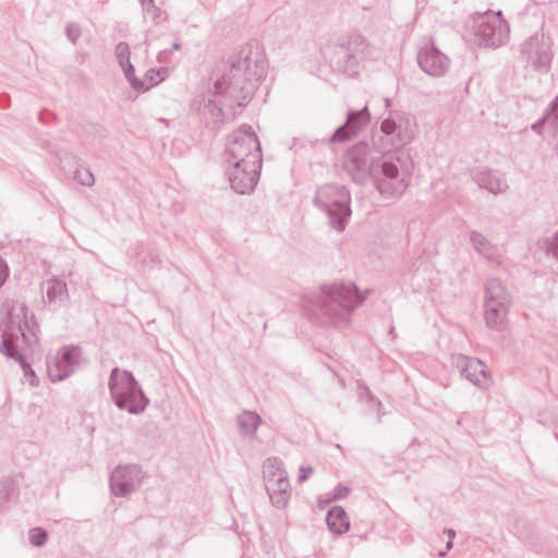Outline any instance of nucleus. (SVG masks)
Returning <instances> with one entry per match:
<instances>
[{"label":"nucleus","instance_id":"473e14b6","mask_svg":"<svg viewBox=\"0 0 558 558\" xmlns=\"http://www.w3.org/2000/svg\"><path fill=\"white\" fill-rule=\"evenodd\" d=\"M145 14L150 15L154 21H158L162 14V11L159 7L155 4V0H150V3L146 4L143 8Z\"/></svg>","mask_w":558,"mask_h":558},{"label":"nucleus","instance_id":"9b49d317","mask_svg":"<svg viewBox=\"0 0 558 558\" xmlns=\"http://www.w3.org/2000/svg\"><path fill=\"white\" fill-rule=\"evenodd\" d=\"M553 41L544 33H535L521 46L520 58L526 66L537 71H548L553 61Z\"/></svg>","mask_w":558,"mask_h":558},{"label":"nucleus","instance_id":"9d476101","mask_svg":"<svg viewBox=\"0 0 558 558\" xmlns=\"http://www.w3.org/2000/svg\"><path fill=\"white\" fill-rule=\"evenodd\" d=\"M471 28L480 46L497 48L506 44L509 36V25L501 12L487 10L472 16Z\"/></svg>","mask_w":558,"mask_h":558},{"label":"nucleus","instance_id":"f3484780","mask_svg":"<svg viewBox=\"0 0 558 558\" xmlns=\"http://www.w3.org/2000/svg\"><path fill=\"white\" fill-rule=\"evenodd\" d=\"M371 121V112L367 106L360 110L350 109L343 124L338 126L330 137L331 143H342L357 135Z\"/></svg>","mask_w":558,"mask_h":558},{"label":"nucleus","instance_id":"7ed1b4c3","mask_svg":"<svg viewBox=\"0 0 558 558\" xmlns=\"http://www.w3.org/2000/svg\"><path fill=\"white\" fill-rule=\"evenodd\" d=\"M0 330L2 331L0 352L7 357L16 361L23 369L24 377L27 379L29 385L37 386L38 378L32 368V365L20 351L17 344L20 337L28 347L38 342L37 333L39 331V325L35 315L32 314L28 317V308L25 304H22L10 313L5 320L0 323Z\"/></svg>","mask_w":558,"mask_h":558},{"label":"nucleus","instance_id":"de8ad7c7","mask_svg":"<svg viewBox=\"0 0 558 558\" xmlns=\"http://www.w3.org/2000/svg\"><path fill=\"white\" fill-rule=\"evenodd\" d=\"M368 396H369V401H373L374 400V397L372 396V393L369 391H367Z\"/></svg>","mask_w":558,"mask_h":558},{"label":"nucleus","instance_id":"aec40b11","mask_svg":"<svg viewBox=\"0 0 558 558\" xmlns=\"http://www.w3.org/2000/svg\"><path fill=\"white\" fill-rule=\"evenodd\" d=\"M473 179L481 189H485L494 194L500 193L507 187V184L500 180L496 172L487 169L474 172Z\"/></svg>","mask_w":558,"mask_h":558},{"label":"nucleus","instance_id":"412c9836","mask_svg":"<svg viewBox=\"0 0 558 558\" xmlns=\"http://www.w3.org/2000/svg\"><path fill=\"white\" fill-rule=\"evenodd\" d=\"M326 523L329 531L338 535H342L350 527L348 514L341 506H333L327 511Z\"/></svg>","mask_w":558,"mask_h":558},{"label":"nucleus","instance_id":"c9c22d12","mask_svg":"<svg viewBox=\"0 0 558 558\" xmlns=\"http://www.w3.org/2000/svg\"><path fill=\"white\" fill-rule=\"evenodd\" d=\"M38 119L44 124H50L52 121H54L57 119V117L54 113L50 112L49 110L43 109L39 112Z\"/></svg>","mask_w":558,"mask_h":558},{"label":"nucleus","instance_id":"bb28decb","mask_svg":"<svg viewBox=\"0 0 558 558\" xmlns=\"http://www.w3.org/2000/svg\"><path fill=\"white\" fill-rule=\"evenodd\" d=\"M167 72H168V70L166 68L148 70L145 73V78H144L146 81L147 90L150 87L156 86L157 84L162 82L166 78Z\"/></svg>","mask_w":558,"mask_h":558},{"label":"nucleus","instance_id":"58836bf2","mask_svg":"<svg viewBox=\"0 0 558 558\" xmlns=\"http://www.w3.org/2000/svg\"><path fill=\"white\" fill-rule=\"evenodd\" d=\"M10 98L5 94H0V107L7 108L9 106Z\"/></svg>","mask_w":558,"mask_h":558},{"label":"nucleus","instance_id":"c85d7f7f","mask_svg":"<svg viewBox=\"0 0 558 558\" xmlns=\"http://www.w3.org/2000/svg\"><path fill=\"white\" fill-rule=\"evenodd\" d=\"M74 179L84 186H92L95 183L94 174L84 167H77L75 169Z\"/></svg>","mask_w":558,"mask_h":558},{"label":"nucleus","instance_id":"b1692460","mask_svg":"<svg viewBox=\"0 0 558 558\" xmlns=\"http://www.w3.org/2000/svg\"><path fill=\"white\" fill-rule=\"evenodd\" d=\"M16 496L14 480L9 476L0 478V510Z\"/></svg>","mask_w":558,"mask_h":558},{"label":"nucleus","instance_id":"6e6552de","mask_svg":"<svg viewBox=\"0 0 558 558\" xmlns=\"http://www.w3.org/2000/svg\"><path fill=\"white\" fill-rule=\"evenodd\" d=\"M512 299L500 279L490 278L485 284V323L493 330L502 331L508 326Z\"/></svg>","mask_w":558,"mask_h":558},{"label":"nucleus","instance_id":"cd10ccee","mask_svg":"<svg viewBox=\"0 0 558 558\" xmlns=\"http://www.w3.org/2000/svg\"><path fill=\"white\" fill-rule=\"evenodd\" d=\"M29 543L35 547H43L48 541V532L44 527H32L28 531Z\"/></svg>","mask_w":558,"mask_h":558},{"label":"nucleus","instance_id":"79ce46f5","mask_svg":"<svg viewBox=\"0 0 558 558\" xmlns=\"http://www.w3.org/2000/svg\"><path fill=\"white\" fill-rule=\"evenodd\" d=\"M171 49H172V50H180V49H181V44H179V43H174V44H172Z\"/></svg>","mask_w":558,"mask_h":558},{"label":"nucleus","instance_id":"1a4fd4ad","mask_svg":"<svg viewBox=\"0 0 558 558\" xmlns=\"http://www.w3.org/2000/svg\"><path fill=\"white\" fill-rule=\"evenodd\" d=\"M226 154L229 163L263 165L260 142L248 124H242L230 135Z\"/></svg>","mask_w":558,"mask_h":558},{"label":"nucleus","instance_id":"f8f14e48","mask_svg":"<svg viewBox=\"0 0 558 558\" xmlns=\"http://www.w3.org/2000/svg\"><path fill=\"white\" fill-rule=\"evenodd\" d=\"M82 349L78 345H63L56 356L47 362L48 377L52 383L70 377L81 363Z\"/></svg>","mask_w":558,"mask_h":558},{"label":"nucleus","instance_id":"72a5a7b5","mask_svg":"<svg viewBox=\"0 0 558 558\" xmlns=\"http://www.w3.org/2000/svg\"><path fill=\"white\" fill-rule=\"evenodd\" d=\"M128 82L130 83L131 87L136 92H146V81L138 78L136 75L129 77Z\"/></svg>","mask_w":558,"mask_h":558},{"label":"nucleus","instance_id":"ddd939ff","mask_svg":"<svg viewBox=\"0 0 558 558\" xmlns=\"http://www.w3.org/2000/svg\"><path fill=\"white\" fill-rule=\"evenodd\" d=\"M144 478L142 466L128 464L117 466L110 475V489L117 497H126L140 488Z\"/></svg>","mask_w":558,"mask_h":558},{"label":"nucleus","instance_id":"dca6fc26","mask_svg":"<svg viewBox=\"0 0 558 558\" xmlns=\"http://www.w3.org/2000/svg\"><path fill=\"white\" fill-rule=\"evenodd\" d=\"M416 60L420 69L433 77L444 76L450 66V59L434 44L422 47Z\"/></svg>","mask_w":558,"mask_h":558},{"label":"nucleus","instance_id":"49530a36","mask_svg":"<svg viewBox=\"0 0 558 558\" xmlns=\"http://www.w3.org/2000/svg\"><path fill=\"white\" fill-rule=\"evenodd\" d=\"M157 258H158L157 255H154V256L151 255V263L154 264L155 259H157Z\"/></svg>","mask_w":558,"mask_h":558},{"label":"nucleus","instance_id":"4468645a","mask_svg":"<svg viewBox=\"0 0 558 558\" xmlns=\"http://www.w3.org/2000/svg\"><path fill=\"white\" fill-rule=\"evenodd\" d=\"M460 375L480 389H488L493 383L492 375L484 362L477 357L457 354L452 357Z\"/></svg>","mask_w":558,"mask_h":558},{"label":"nucleus","instance_id":"423d86ee","mask_svg":"<svg viewBox=\"0 0 558 558\" xmlns=\"http://www.w3.org/2000/svg\"><path fill=\"white\" fill-rule=\"evenodd\" d=\"M108 389L116 407L130 414L138 415L149 404V399L131 371L113 367L109 375Z\"/></svg>","mask_w":558,"mask_h":558},{"label":"nucleus","instance_id":"37998d69","mask_svg":"<svg viewBox=\"0 0 558 558\" xmlns=\"http://www.w3.org/2000/svg\"><path fill=\"white\" fill-rule=\"evenodd\" d=\"M142 8H144L147 3H150V0H140Z\"/></svg>","mask_w":558,"mask_h":558},{"label":"nucleus","instance_id":"5701e85b","mask_svg":"<svg viewBox=\"0 0 558 558\" xmlns=\"http://www.w3.org/2000/svg\"><path fill=\"white\" fill-rule=\"evenodd\" d=\"M260 423L262 418L256 412L243 411L238 416L239 432L243 437H253Z\"/></svg>","mask_w":558,"mask_h":558},{"label":"nucleus","instance_id":"39448f33","mask_svg":"<svg viewBox=\"0 0 558 558\" xmlns=\"http://www.w3.org/2000/svg\"><path fill=\"white\" fill-rule=\"evenodd\" d=\"M367 47L362 34L351 32L328 44L323 56L333 71L353 77L359 74L360 63L366 59Z\"/></svg>","mask_w":558,"mask_h":558},{"label":"nucleus","instance_id":"4be33fe9","mask_svg":"<svg viewBox=\"0 0 558 558\" xmlns=\"http://www.w3.org/2000/svg\"><path fill=\"white\" fill-rule=\"evenodd\" d=\"M263 475L265 486L271 482H276L279 477L283 481L289 480L286 470L283 469V462L277 457L268 458L263 465Z\"/></svg>","mask_w":558,"mask_h":558},{"label":"nucleus","instance_id":"4c0bfd02","mask_svg":"<svg viewBox=\"0 0 558 558\" xmlns=\"http://www.w3.org/2000/svg\"><path fill=\"white\" fill-rule=\"evenodd\" d=\"M121 69L126 80L135 75V68L131 62L125 65H121Z\"/></svg>","mask_w":558,"mask_h":558},{"label":"nucleus","instance_id":"a211bd4d","mask_svg":"<svg viewBox=\"0 0 558 558\" xmlns=\"http://www.w3.org/2000/svg\"><path fill=\"white\" fill-rule=\"evenodd\" d=\"M531 130L539 136H544L546 132L553 137L558 136V95L543 112V116L531 124Z\"/></svg>","mask_w":558,"mask_h":558},{"label":"nucleus","instance_id":"7c9ffc66","mask_svg":"<svg viewBox=\"0 0 558 558\" xmlns=\"http://www.w3.org/2000/svg\"><path fill=\"white\" fill-rule=\"evenodd\" d=\"M545 248L547 254H551L558 259V230L553 234L551 238L545 240Z\"/></svg>","mask_w":558,"mask_h":558},{"label":"nucleus","instance_id":"ea45409f","mask_svg":"<svg viewBox=\"0 0 558 558\" xmlns=\"http://www.w3.org/2000/svg\"><path fill=\"white\" fill-rule=\"evenodd\" d=\"M167 54H168V50H163V51L159 52L158 60L160 62L163 61Z\"/></svg>","mask_w":558,"mask_h":558},{"label":"nucleus","instance_id":"6ab92c4d","mask_svg":"<svg viewBox=\"0 0 558 558\" xmlns=\"http://www.w3.org/2000/svg\"><path fill=\"white\" fill-rule=\"evenodd\" d=\"M265 488L274 507L278 509L287 507L291 497V485L289 480L283 481L279 477L276 482L267 484Z\"/></svg>","mask_w":558,"mask_h":558},{"label":"nucleus","instance_id":"e433bc0d","mask_svg":"<svg viewBox=\"0 0 558 558\" xmlns=\"http://www.w3.org/2000/svg\"><path fill=\"white\" fill-rule=\"evenodd\" d=\"M314 472V469L312 466H301L300 473H299V482L303 483L305 482Z\"/></svg>","mask_w":558,"mask_h":558},{"label":"nucleus","instance_id":"0eeeda50","mask_svg":"<svg viewBox=\"0 0 558 558\" xmlns=\"http://www.w3.org/2000/svg\"><path fill=\"white\" fill-rule=\"evenodd\" d=\"M313 204L329 219L332 229L341 232L345 229L351 215V194L345 185L328 183L316 191Z\"/></svg>","mask_w":558,"mask_h":558},{"label":"nucleus","instance_id":"20e7f679","mask_svg":"<svg viewBox=\"0 0 558 558\" xmlns=\"http://www.w3.org/2000/svg\"><path fill=\"white\" fill-rule=\"evenodd\" d=\"M365 298L354 283L324 286L320 294L311 302L308 312L322 323L335 324L345 320Z\"/></svg>","mask_w":558,"mask_h":558},{"label":"nucleus","instance_id":"f03ea898","mask_svg":"<svg viewBox=\"0 0 558 558\" xmlns=\"http://www.w3.org/2000/svg\"><path fill=\"white\" fill-rule=\"evenodd\" d=\"M228 66L214 83V96H219V110L245 107L259 83L266 77L268 62L256 41H251L229 57Z\"/></svg>","mask_w":558,"mask_h":558},{"label":"nucleus","instance_id":"a878e982","mask_svg":"<svg viewBox=\"0 0 558 558\" xmlns=\"http://www.w3.org/2000/svg\"><path fill=\"white\" fill-rule=\"evenodd\" d=\"M470 241H471L473 247L475 248V251L478 252L480 254L485 255L486 251L492 248L490 242L487 240V238L484 234H482L478 231H475V230L471 231Z\"/></svg>","mask_w":558,"mask_h":558},{"label":"nucleus","instance_id":"393cba45","mask_svg":"<svg viewBox=\"0 0 558 558\" xmlns=\"http://www.w3.org/2000/svg\"><path fill=\"white\" fill-rule=\"evenodd\" d=\"M68 295L66 283L61 280H52L47 288V299L49 302L63 300Z\"/></svg>","mask_w":558,"mask_h":558},{"label":"nucleus","instance_id":"c03bdc74","mask_svg":"<svg viewBox=\"0 0 558 558\" xmlns=\"http://www.w3.org/2000/svg\"><path fill=\"white\" fill-rule=\"evenodd\" d=\"M385 106H386V108H389L391 106V100L386 98L385 99Z\"/></svg>","mask_w":558,"mask_h":558},{"label":"nucleus","instance_id":"2eb2a0df","mask_svg":"<svg viewBox=\"0 0 558 558\" xmlns=\"http://www.w3.org/2000/svg\"><path fill=\"white\" fill-rule=\"evenodd\" d=\"M231 166L227 172L231 189L242 195L253 193L259 180L262 166L253 163L245 166L231 163Z\"/></svg>","mask_w":558,"mask_h":558},{"label":"nucleus","instance_id":"2f4dec72","mask_svg":"<svg viewBox=\"0 0 558 558\" xmlns=\"http://www.w3.org/2000/svg\"><path fill=\"white\" fill-rule=\"evenodd\" d=\"M66 38L75 45L81 36V27L75 23H68L65 26Z\"/></svg>","mask_w":558,"mask_h":558},{"label":"nucleus","instance_id":"a19ab883","mask_svg":"<svg viewBox=\"0 0 558 558\" xmlns=\"http://www.w3.org/2000/svg\"><path fill=\"white\" fill-rule=\"evenodd\" d=\"M446 533L448 534V536L450 537V539H452V538L456 536V532H454V530H452V529H448V530H446Z\"/></svg>","mask_w":558,"mask_h":558},{"label":"nucleus","instance_id":"f704fd0d","mask_svg":"<svg viewBox=\"0 0 558 558\" xmlns=\"http://www.w3.org/2000/svg\"><path fill=\"white\" fill-rule=\"evenodd\" d=\"M350 493V488L342 485V484H338L333 492H332V500H340V499H343L345 498Z\"/></svg>","mask_w":558,"mask_h":558},{"label":"nucleus","instance_id":"f257e3e1","mask_svg":"<svg viewBox=\"0 0 558 558\" xmlns=\"http://www.w3.org/2000/svg\"><path fill=\"white\" fill-rule=\"evenodd\" d=\"M380 133L378 138L373 135L372 145L361 141L351 146L343 156V169L359 185L372 181L383 196H401L408 189V177L399 170V158L396 161L385 150L410 143L414 138L415 124L404 112L390 110L380 124Z\"/></svg>","mask_w":558,"mask_h":558},{"label":"nucleus","instance_id":"c756f323","mask_svg":"<svg viewBox=\"0 0 558 558\" xmlns=\"http://www.w3.org/2000/svg\"><path fill=\"white\" fill-rule=\"evenodd\" d=\"M116 58L119 65H125L130 63V46L125 41H120L114 49Z\"/></svg>","mask_w":558,"mask_h":558},{"label":"nucleus","instance_id":"a18cd8bd","mask_svg":"<svg viewBox=\"0 0 558 558\" xmlns=\"http://www.w3.org/2000/svg\"><path fill=\"white\" fill-rule=\"evenodd\" d=\"M452 547V539L448 541L447 543V549H450Z\"/></svg>","mask_w":558,"mask_h":558}]
</instances>
